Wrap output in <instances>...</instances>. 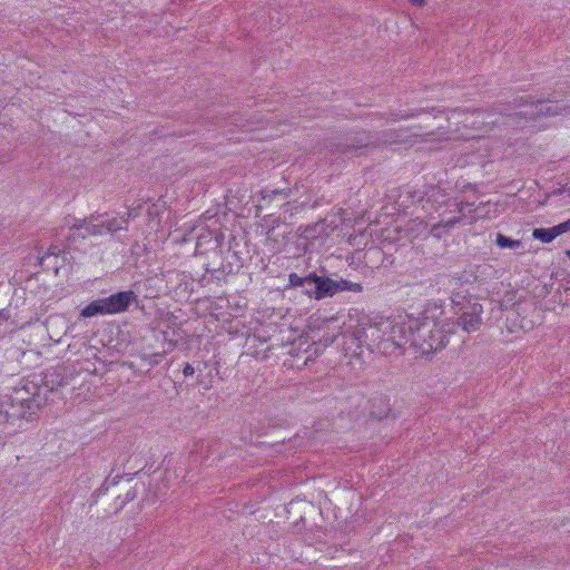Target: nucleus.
Wrapping results in <instances>:
<instances>
[{
  "label": "nucleus",
  "mask_w": 570,
  "mask_h": 570,
  "mask_svg": "<svg viewBox=\"0 0 570 570\" xmlns=\"http://www.w3.org/2000/svg\"><path fill=\"white\" fill-rule=\"evenodd\" d=\"M26 394H28L27 391L19 389L14 391L13 395L0 397V426L9 423L12 419L24 416L27 411L32 409L35 400Z\"/></svg>",
  "instance_id": "nucleus-4"
},
{
  "label": "nucleus",
  "mask_w": 570,
  "mask_h": 570,
  "mask_svg": "<svg viewBox=\"0 0 570 570\" xmlns=\"http://www.w3.org/2000/svg\"><path fill=\"white\" fill-rule=\"evenodd\" d=\"M409 2L415 7H423L425 6L426 0H409Z\"/></svg>",
  "instance_id": "nucleus-17"
},
{
  "label": "nucleus",
  "mask_w": 570,
  "mask_h": 570,
  "mask_svg": "<svg viewBox=\"0 0 570 570\" xmlns=\"http://www.w3.org/2000/svg\"><path fill=\"white\" fill-rule=\"evenodd\" d=\"M343 291L360 293L362 291V285L358 283L341 279L338 281V292Z\"/></svg>",
  "instance_id": "nucleus-13"
},
{
  "label": "nucleus",
  "mask_w": 570,
  "mask_h": 570,
  "mask_svg": "<svg viewBox=\"0 0 570 570\" xmlns=\"http://www.w3.org/2000/svg\"><path fill=\"white\" fill-rule=\"evenodd\" d=\"M288 279H289L291 285L294 287H301V286L303 287L306 285H312V279H309V276L303 278L296 274H291Z\"/></svg>",
  "instance_id": "nucleus-14"
},
{
  "label": "nucleus",
  "mask_w": 570,
  "mask_h": 570,
  "mask_svg": "<svg viewBox=\"0 0 570 570\" xmlns=\"http://www.w3.org/2000/svg\"><path fill=\"white\" fill-rule=\"evenodd\" d=\"M456 222H458L456 219H451V220H448L443 226L445 228H452Z\"/></svg>",
  "instance_id": "nucleus-18"
},
{
  "label": "nucleus",
  "mask_w": 570,
  "mask_h": 570,
  "mask_svg": "<svg viewBox=\"0 0 570 570\" xmlns=\"http://www.w3.org/2000/svg\"><path fill=\"white\" fill-rule=\"evenodd\" d=\"M430 324L413 316L381 320L371 330V337L377 340V347L385 354L395 353L410 340L420 344L421 332Z\"/></svg>",
  "instance_id": "nucleus-1"
},
{
  "label": "nucleus",
  "mask_w": 570,
  "mask_h": 570,
  "mask_svg": "<svg viewBox=\"0 0 570 570\" xmlns=\"http://www.w3.org/2000/svg\"><path fill=\"white\" fill-rule=\"evenodd\" d=\"M309 279H312V285H314L313 291H308L311 295H313L316 299H322L327 296H333L338 292V281H334L327 277H320L314 274L309 275Z\"/></svg>",
  "instance_id": "nucleus-8"
},
{
  "label": "nucleus",
  "mask_w": 570,
  "mask_h": 570,
  "mask_svg": "<svg viewBox=\"0 0 570 570\" xmlns=\"http://www.w3.org/2000/svg\"><path fill=\"white\" fill-rule=\"evenodd\" d=\"M521 114L537 121L546 117L568 116L570 115V106L557 101H537L528 106Z\"/></svg>",
  "instance_id": "nucleus-5"
},
{
  "label": "nucleus",
  "mask_w": 570,
  "mask_h": 570,
  "mask_svg": "<svg viewBox=\"0 0 570 570\" xmlns=\"http://www.w3.org/2000/svg\"><path fill=\"white\" fill-rule=\"evenodd\" d=\"M454 324L434 323L433 328H429L430 337L428 341H424L426 346L422 345V350L429 352L443 348L448 344V334L454 332Z\"/></svg>",
  "instance_id": "nucleus-7"
},
{
  "label": "nucleus",
  "mask_w": 570,
  "mask_h": 570,
  "mask_svg": "<svg viewBox=\"0 0 570 570\" xmlns=\"http://www.w3.org/2000/svg\"><path fill=\"white\" fill-rule=\"evenodd\" d=\"M475 214H476L475 219L497 217L499 214L498 205L491 204V203L480 204L475 208Z\"/></svg>",
  "instance_id": "nucleus-11"
},
{
  "label": "nucleus",
  "mask_w": 570,
  "mask_h": 570,
  "mask_svg": "<svg viewBox=\"0 0 570 570\" xmlns=\"http://www.w3.org/2000/svg\"><path fill=\"white\" fill-rule=\"evenodd\" d=\"M449 124H453L455 126H459L462 124L464 127H474L476 125V120L474 119V115H468L462 111L453 110L451 111L450 116L446 118ZM438 132H430L426 135V141H441V140H448L454 137L455 132L460 131V128L456 127L454 130L444 129L442 126L438 128Z\"/></svg>",
  "instance_id": "nucleus-6"
},
{
  "label": "nucleus",
  "mask_w": 570,
  "mask_h": 570,
  "mask_svg": "<svg viewBox=\"0 0 570 570\" xmlns=\"http://www.w3.org/2000/svg\"><path fill=\"white\" fill-rule=\"evenodd\" d=\"M452 302H453L454 304H460L459 296H458V295H453V296H452Z\"/></svg>",
  "instance_id": "nucleus-19"
},
{
  "label": "nucleus",
  "mask_w": 570,
  "mask_h": 570,
  "mask_svg": "<svg viewBox=\"0 0 570 570\" xmlns=\"http://www.w3.org/2000/svg\"><path fill=\"white\" fill-rule=\"evenodd\" d=\"M482 312L483 307L481 304H470L460 317V325L462 326L463 331L468 333L475 332L480 327L482 321Z\"/></svg>",
  "instance_id": "nucleus-9"
},
{
  "label": "nucleus",
  "mask_w": 570,
  "mask_h": 570,
  "mask_svg": "<svg viewBox=\"0 0 570 570\" xmlns=\"http://www.w3.org/2000/svg\"><path fill=\"white\" fill-rule=\"evenodd\" d=\"M183 373H184L185 376H191L195 373V370H194V367L189 363H187L184 366Z\"/></svg>",
  "instance_id": "nucleus-16"
},
{
  "label": "nucleus",
  "mask_w": 570,
  "mask_h": 570,
  "mask_svg": "<svg viewBox=\"0 0 570 570\" xmlns=\"http://www.w3.org/2000/svg\"><path fill=\"white\" fill-rule=\"evenodd\" d=\"M131 291L118 292L109 297L96 299L81 309V317H95L98 315H111L125 312L135 299Z\"/></svg>",
  "instance_id": "nucleus-3"
},
{
  "label": "nucleus",
  "mask_w": 570,
  "mask_h": 570,
  "mask_svg": "<svg viewBox=\"0 0 570 570\" xmlns=\"http://www.w3.org/2000/svg\"><path fill=\"white\" fill-rule=\"evenodd\" d=\"M495 244L500 248H519L521 247L522 243L519 239H512L510 237H507L502 234L497 235Z\"/></svg>",
  "instance_id": "nucleus-12"
},
{
  "label": "nucleus",
  "mask_w": 570,
  "mask_h": 570,
  "mask_svg": "<svg viewBox=\"0 0 570 570\" xmlns=\"http://www.w3.org/2000/svg\"><path fill=\"white\" fill-rule=\"evenodd\" d=\"M127 225L128 218H126L124 215H102L91 217L89 220H80L72 225L71 230L72 237L76 239L114 234L118 230L126 229Z\"/></svg>",
  "instance_id": "nucleus-2"
},
{
  "label": "nucleus",
  "mask_w": 570,
  "mask_h": 570,
  "mask_svg": "<svg viewBox=\"0 0 570 570\" xmlns=\"http://www.w3.org/2000/svg\"><path fill=\"white\" fill-rule=\"evenodd\" d=\"M559 228H561V234H566L570 232V218L563 223L558 224Z\"/></svg>",
  "instance_id": "nucleus-15"
},
{
  "label": "nucleus",
  "mask_w": 570,
  "mask_h": 570,
  "mask_svg": "<svg viewBox=\"0 0 570 570\" xmlns=\"http://www.w3.org/2000/svg\"><path fill=\"white\" fill-rule=\"evenodd\" d=\"M560 229L559 225L549 228H535L532 232V237L546 244L551 243L558 236L562 235Z\"/></svg>",
  "instance_id": "nucleus-10"
}]
</instances>
